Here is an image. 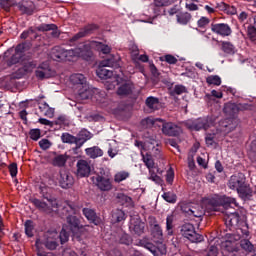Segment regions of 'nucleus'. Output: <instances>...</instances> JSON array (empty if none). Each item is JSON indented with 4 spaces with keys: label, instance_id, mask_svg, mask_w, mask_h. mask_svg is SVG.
<instances>
[{
    "label": "nucleus",
    "instance_id": "obj_1",
    "mask_svg": "<svg viewBox=\"0 0 256 256\" xmlns=\"http://www.w3.org/2000/svg\"><path fill=\"white\" fill-rule=\"evenodd\" d=\"M96 75L99 79H109V81H107L109 90L119 86L117 90L118 95H129V81L123 71H121L119 62H117L115 57L112 56L102 60L96 70Z\"/></svg>",
    "mask_w": 256,
    "mask_h": 256
},
{
    "label": "nucleus",
    "instance_id": "obj_2",
    "mask_svg": "<svg viewBox=\"0 0 256 256\" xmlns=\"http://www.w3.org/2000/svg\"><path fill=\"white\" fill-rule=\"evenodd\" d=\"M80 209L81 208L75 206V204L70 202H65L62 206V213L68 215V226H63L60 235H58V239L60 240L61 245L69 241V231H71V233H73V236L77 237L78 239L83 236V233H85V231H89V225H81L77 216H73L77 215Z\"/></svg>",
    "mask_w": 256,
    "mask_h": 256
},
{
    "label": "nucleus",
    "instance_id": "obj_3",
    "mask_svg": "<svg viewBox=\"0 0 256 256\" xmlns=\"http://www.w3.org/2000/svg\"><path fill=\"white\" fill-rule=\"evenodd\" d=\"M202 206L208 213H217L223 209H229L231 205L237 207V200L228 196H221L219 194H210L201 200Z\"/></svg>",
    "mask_w": 256,
    "mask_h": 256
},
{
    "label": "nucleus",
    "instance_id": "obj_4",
    "mask_svg": "<svg viewBox=\"0 0 256 256\" xmlns=\"http://www.w3.org/2000/svg\"><path fill=\"white\" fill-rule=\"evenodd\" d=\"M228 186L232 191H237L242 201H251L253 199V188L247 182L245 174L239 172L232 175L229 179Z\"/></svg>",
    "mask_w": 256,
    "mask_h": 256
},
{
    "label": "nucleus",
    "instance_id": "obj_5",
    "mask_svg": "<svg viewBox=\"0 0 256 256\" xmlns=\"http://www.w3.org/2000/svg\"><path fill=\"white\" fill-rule=\"evenodd\" d=\"M144 141L135 140L134 145L138 149H144V151H156L159 156H156V159H161V151L159 148H155L159 145L157 142V135L153 129L145 130L142 134Z\"/></svg>",
    "mask_w": 256,
    "mask_h": 256
},
{
    "label": "nucleus",
    "instance_id": "obj_6",
    "mask_svg": "<svg viewBox=\"0 0 256 256\" xmlns=\"http://www.w3.org/2000/svg\"><path fill=\"white\" fill-rule=\"evenodd\" d=\"M36 249H41L44 245L49 251H55L59 247V233L57 230H48L42 238L36 240Z\"/></svg>",
    "mask_w": 256,
    "mask_h": 256
},
{
    "label": "nucleus",
    "instance_id": "obj_7",
    "mask_svg": "<svg viewBox=\"0 0 256 256\" xmlns=\"http://www.w3.org/2000/svg\"><path fill=\"white\" fill-rule=\"evenodd\" d=\"M129 209H130L131 225H133V219H135L133 231H134L135 235H138V237H141V235H143L145 233V224L139 218V211L135 207V203H133V199L131 197L129 198Z\"/></svg>",
    "mask_w": 256,
    "mask_h": 256
},
{
    "label": "nucleus",
    "instance_id": "obj_8",
    "mask_svg": "<svg viewBox=\"0 0 256 256\" xmlns=\"http://www.w3.org/2000/svg\"><path fill=\"white\" fill-rule=\"evenodd\" d=\"M214 125L215 117L213 116H205L187 122V127L188 129H190V131H207V129H211V127H213Z\"/></svg>",
    "mask_w": 256,
    "mask_h": 256
},
{
    "label": "nucleus",
    "instance_id": "obj_9",
    "mask_svg": "<svg viewBox=\"0 0 256 256\" xmlns=\"http://www.w3.org/2000/svg\"><path fill=\"white\" fill-rule=\"evenodd\" d=\"M180 234L191 243H201L204 240L203 235L195 231V226L191 223H185L180 227Z\"/></svg>",
    "mask_w": 256,
    "mask_h": 256
},
{
    "label": "nucleus",
    "instance_id": "obj_10",
    "mask_svg": "<svg viewBox=\"0 0 256 256\" xmlns=\"http://www.w3.org/2000/svg\"><path fill=\"white\" fill-rule=\"evenodd\" d=\"M144 165L149 170V180L156 183V185H161L163 183L161 175H163L164 170L159 167V163L155 161H144Z\"/></svg>",
    "mask_w": 256,
    "mask_h": 256
},
{
    "label": "nucleus",
    "instance_id": "obj_11",
    "mask_svg": "<svg viewBox=\"0 0 256 256\" xmlns=\"http://www.w3.org/2000/svg\"><path fill=\"white\" fill-rule=\"evenodd\" d=\"M159 123H162V133L168 137H179L181 134V127L173 122H167L161 118L156 119Z\"/></svg>",
    "mask_w": 256,
    "mask_h": 256
},
{
    "label": "nucleus",
    "instance_id": "obj_12",
    "mask_svg": "<svg viewBox=\"0 0 256 256\" xmlns=\"http://www.w3.org/2000/svg\"><path fill=\"white\" fill-rule=\"evenodd\" d=\"M36 68L37 61L35 60L23 62L22 67L10 75V79H22L27 73H31Z\"/></svg>",
    "mask_w": 256,
    "mask_h": 256
},
{
    "label": "nucleus",
    "instance_id": "obj_13",
    "mask_svg": "<svg viewBox=\"0 0 256 256\" xmlns=\"http://www.w3.org/2000/svg\"><path fill=\"white\" fill-rule=\"evenodd\" d=\"M99 29L97 24H88L84 26L78 33H76L72 38L69 39L70 43H75L79 41V39H83V37H89V35H93Z\"/></svg>",
    "mask_w": 256,
    "mask_h": 256
},
{
    "label": "nucleus",
    "instance_id": "obj_14",
    "mask_svg": "<svg viewBox=\"0 0 256 256\" xmlns=\"http://www.w3.org/2000/svg\"><path fill=\"white\" fill-rule=\"evenodd\" d=\"M211 31L220 37H231L233 30L227 23H212Z\"/></svg>",
    "mask_w": 256,
    "mask_h": 256
},
{
    "label": "nucleus",
    "instance_id": "obj_15",
    "mask_svg": "<svg viewBox=\"0 0 256 256\" xmlns=\"http://www.w3.org/2000/svg\"><path fill=\"white\" fill-rule=\"evenodd\" d=\"M23 56L21 54L13 53V49H8L3 53L2 62L7 65V67H13V65H17V63L21 62Z\"/></svg>",
    "mask_w": 256,
    "mask_h": 256
},
{
    "label": "nucleus",
    "instance_id": "obj_16",
    "mask_svg": "<svg viewBox=\"0 0 256 256\" xmlns=\"http://www.w3.org/2000/svg\"><path fill=\"white\" fill-rule=\"evenodd\" d=\"M95 171V168L89 161H78L77 163V171L76 175L77 177L83 178V177H89L91 173Z\"/></svg>",
    "mask_w": 256,
    "mask_h": 256
},
{
    "label": "nucleus",
    "instance_id": "obj_17",
    "mask_svg": "<svg viewBox=\"0 0 256 256\" xmlns=\"http://www.w3.org/2000/svg\"><path fill=\"white\" fill-rule=\"evenodd\" d=\"M35 75L37 79H39L40 81H43V79H51L54 73H53V70L51 69V66H49V63L43 62L35 70Z\"/></svg>",
    "mask_w": 256,
    "mask_h": 256
},
{
    "label": "nucleus",
    "instance_id": "obj_18",
    "mask_svg": "<svg viewBox=\"0 0 256 256\" xmlns=\"http://www.w3.org/2000/svg\"><path fill=\"white\" fill-rule=\"evenodd\" d=\"M175 1L176 0H154L151 9L156 15H166L165 7H169V5L175 3Z\"/></svg>",
    "mask_w": 256,
    "mask_h": 256
},
{
    "label": "nucleus",
    "instance_id": "obj_19",
    "mask_svg": "<svg viewBox=\"0 0 256 256\" xmlns=\"http://www.w3.org/2000/svg\"><path fill=\"white\" fill-rule=\"evenodd\" d=\"M205 207L202 206H192L185 208L184 212L188 214L189 217H194V219H198V221H203V217L205 216Z\"/></svg>",
    "mask_w": 256,
    "mask_h": 256
},
{
    "label": "nucleus",
    "instance_id": "obj_20",
    "mask_svg": "<svg viewBox=\"0 0 256 256\" xmlns=\"http://www.w3.org/2000/svg\"><path fill=\"white\" fill-rule=\"evenodd\" d=\"M241 219V216L237 213V211L229 212L225 211L224 216V223L228 229H231V227H235L239 225V220Z\"/></svg>",
    "mask_w": 256,
    "mask_h": 256
},
{
    "label": "nucleus",
    "instance_id": "obj_21",
    "mask_svg": "<svg viewBox=\"0 0 256 256\" xmlns=\"http://www.w3.org/2000/svg\"><path fill=\"white\" fill-rule=\"evenodd\" d=\"M91 47H93L90 44H81L78 48H76L77 56L81 59H84V61H91V57H93V51L91 50Z\"/></svg>",
    "mask_w": 256,
    "mask_h": 256
},
{
    "label": "nucleus",
    "instance_id": "obj_22",
    "mask_svg": "<svg viewBox=\"0 0 256 256\" xmlns=\"http://www.w3.org/2000/svg\"><path fill=\"white\" fill-rule=\"evenodd\" d=\"M100 191H111V180L105 176H96L92 178Z\"/></svg>",
    "mask_w": 256,
    "mask_h": 256
},
{
    "label": "nucleus",
    "instance_id": "obj_23",
    "mask_svg": "<svg viewBox=\"0 0 256 256\" xmlns=\"http://www.w3.org/2000/svg\"><path fill=\"white\" fill-rule=\"evenodd\" d=\"M89 139H91V132L85 129L81 130L76 137V147L73 148L74 153L77 152V149H81Z\"/></svg>",
    "mask_w": 256,
    "mask_h": 256
},
{
    "label": "nucleus",
    "instance_id": "obj_24",
    "mask_svg": "<svg viewBox=\"0 0 256 256\" xmlns=\"http://www.w3.org/2000/svg\"><path fill=\"white\" fill-rule=\"evenodd\" d=\"M59 183L62 189H69L73 187V183H75V179L71 176V174H69V172L61 171Z\"/></svg>",
    "mask_w": 256,
    "mask_h": 256
},
{
    "label": "nucleus",
    "instance_id": "obj_25",
    "mask_svg": "<svg viewBox=\"0 0 256 256\" xmlns=\"http://www.w3.org/2000/svg\"><path fill=\"white\" fill-rule=\"evenodd\" d=\"M151 235L156 243H163V228L159 224H151Z\"/></svg>",
    "mask_w": 256,
    "mask_h": 256
},
{
    "label": "nucleus",
    "instance_id": "obj_26",
    "mask_svg": "<svg viewBox=\"0 0 256 256\" xmlns=\"http://www.w3.org/2000/svg\"><path fill=\"white\" fill-rule=\"evenodd\" d=\"M145 105L147 109H149L150 113H155V111H159L161 102L159 101V98L155 96H149L145 100Z\"/></svg>",
    "mask_w": 256,
    "mask_h": 256
},
{
    "label": "nucleus",
    "instance_id": "obj_27",
    "mask_svg": "<svg viewBox=\"0 0 256 256\" xmlns=\"http://www.w3.org/2000/svg\"><path fill=\"white\" fill-rule=\"evenodd\" d=\"M82 213L86 219L90 221V223H93L94 225H101V218L97 216L95 210L90 208H83Z\"/></svg>",
    "mask_w": 256,
    "mask_h": 256
},
{
    "label": "nucleus",
    "instance_id": "obj_28",
    "mask_svg": "<svg viewBox=\"0 0 256 256\" xmlns=\"http://www.w3.org/2000/svg\"><path fill=\"white\" fill-rule=\"evenodd\" d=\"M237 128V123L233 122V119L227 118L220 122V131L224 134L231 133Z\"/></svg>",
    "mask_w": 256,
    "mask_h": 256
},
{
    "label": "nucleus",
    "instance_id": "obj_29",
    "mask_svg": "<svg viewBox=\"0 0 256 256\" xmlns=\"http://www.w3.org/2000/svg\"><path fill=\"white\" fill-rule=\"evenodd\" d=\"M18 9L23 15H33L35 12V3L32 1L19 3Z\"/></svg>",
    "mask_w": 256,
    "mask_h": 256
},
{
    "label": "nucleus",
    "instance_id": "obj_30",
    "mask_svg": "<svg viewBox=\"0 0 256 256\" xmlns=\"http://www.w3.org/2000/svg\"><path fill=\"white\" fill-rule=\"evenodd\" d=\"M131 243L132 245H136V247H144V249H147L148 251L153 249V243H151L147 237H143L142 239H132Z\"/></svg>",
    "mask_w": 256,
    "mask_h": 256
},
{
    "label": "nucleus",
    "instance_id": "obj_31",
    "mask_svg": "<svg viewBox=\"0 0 256 256\" xmlns=\"http://www.w3.org/2000/svg\"><path fill=\"white\" fill-rule=\"evenodd\" d=\"M193 16L189 12H180L176 15V21L179 25H189Z\"/></svg>",
    "mask_w": 256,
    "mask_h": 256
},
{
    "label": "nucleus",
    "instance_id": "obj_32",
    "mask_svg": "<svg viewBox=\"0 0 256 256\" xmlns=\"http://www.w3.org/2000/svg\"><path fill=\"white\" fill-rule=\"evenodd\" d=\"M85 153L90 159H97V157H103V150L99 146H93L85 149Z\"/></svg>",
    "mask_w": 256,
    "mask_h": 256
},
{
    "label": "nucleus",
    "instance_id": "obj_33",
    "mask_svg": "<svg viewBox=\"0 0 256 256\" xmlns=\"http://www.w3.org/2000/svg\"><path fill=\"white\" fill-rule=\"evenodd\" d=\"M51 58L53 61H65V48L59 46L53 48Z\"/></svg>",
    "mask_w": 256,
    "mask_h": 256
},
{
    "label": "nucleus",
    "instance_id": "obj_34",
    "mask_svg": "<svg viewBox=\"0 0 256 256\" xmlns=\"http://www.w3.org/2000/svg\"><path fill=\"white\" fill-rule=\"evenodd\" d=\"M175 216H173V214L168 215L166 217V233L168 235V237H172V235H174V231L173 229H175Z\"/></svg>",
    "mask_w": 256,
    "mask_h": 256
},
{
    "label": "nucleus",
    "instance_id": "obj_35",
    "mask_svg": "<svg viewBox=\"0 0 256 256\" xmlns=\"http://www.w3.org/2000/svg\"><path fill=\"white\" fill-rule=\"evenodd\" d=\"M91 45L92 47H95L97 51H100V53H103L104 55L111 53V46L103 44V42L92 41Z\"/></svg>",
    "mask_w": 256,
    "mask_h": 256
},
{
    "label": "nucleus",
    "instance_id": "obj_36",
    "mask_svg": "<svg viewBox=\"0 0 256 256\" xmlns=\"http://www.w3.org/2000/svg\"><path fill=\"white\" fill-rule=\"evenodd\" d=\"M224 113L229 117H235L239 113V107L235 103L226 104L224 106Z\"/></svg>",
    "mask_w": 256,
    "mask_h": 256
},
{
    "label": "nucleus",
    "instance_id": "obj_37",
    "mask_svg": "<svg viewBox=\"0 0 256 256\" xmlns=\"http://www.w3.org/2000/svg\"><path fill=\"white\" fill-rule=\"evenodd\" d=\"M221 45L223 53H226V55H235V45H233V43L229 41H222Z\"/></svg>",
    "mask_w": 256,
    "mask_h": 256
},
{
    "label": "nucleus",
    "instance_id": "obj_38",
    "mask_svg": "<svg viewBox=\"0 0 256 256\" xmlns=\"http://www.w3.org/2000/svg\"><path fill=\"white\" fill-rule=\"evenodd\" d=\"M70 81L73 85H85L87 83V78L83 74H72L70 76Z\"/></svg>",
    "mask_w": 256,
    "mask_h": 256
},
{
    "label": "nucleus",
    "instance_id": "obj_39",
    "mask_svg": "<svg viewBox=\"0 0 256 256\" xmlns=\"http://www.w3.org/2000/svg\"><path fill=\"white\" fill-rule=\"evenodd\" d=\"M240 247L246 251V253H253L256 249L255 245H253V243H251L247 238L240 240Z\"/></svg>",
    "mask_w": 256,
    "mask_h": 256
},
{
    "label": "nucleus",
    "instance_id": "obj_40",
    "mask_svg": "<svg viewBox=\"0 0 256 256\" xmlns=\"http://www.w3.org/2000/svg\"><path fill=\"white\" fill-rule=\"evenodd\" d=\"M153 125H155V119H153L151 117H146V118L142 119L140 122L141 129H146V131L151 129L153 127Z\"/></svg>",
    "mask_w": 256,
    "mask_h": 256
},
{
    "label": "nucleus",
    "instance_id": "obj_41",
    "mask_svg": "<svg viewBox=\"0 0 256 256\" xmlns=\"http://www.w3.org/2000/svg\"><path fill=\"white\" fill-rule=\"evenodd\" d=\"M112 221L113 223H121V221H125V212L123 210H115L112 213Z\"/></svg>",
    "mask_w": 256,
    "mask_h": 256
},
{
    "label": "nucleus",
    "instance_id": "obj_42",
    "mask_svg": "<svg viewBox=\"0 0 256 256\" xmlns=\"http://www.w3.org/2000/svg\"><path fill=\"white\" fill-rule=\"evenodd\" d=\"M224 248L228 253H239V246H237V243L226 241L224 243Z\"/></svg>",
    "mask_w": 256,
    "mask_h": 256
},
{
    "label": "nucleus",
    "instance_id": "obj_43",
    "mask_svg": "<svg viewBox=\"0 0 256 256\" xmlns=\"http://www.w3.org/2000/svg\"><path fill=\"white\" fill-rule=\"evenodd\" d=\"M33 205H35V207H37V209H39L40 211H51V208H49V205L39 199H33L32 200Z\"/></svg>",
    "mask_w": 256,
    "mask_h": 256
},
{
    "label": "nucleus",
    "instance_id": "obj_44",
    "mask_svg": "<svg viewBox=\"0 0 256 256\" xmlns=\"http://www.w3.org/2000/svg\"><path fill=\"white\" fill-rule=\"evenodd\" d=\"M24 227H25V234L27 235V237H33L34 235L33 231H35V224L33 223V221L27 220L24 224Z\"/></svg>",
    "mask_w": 256,
    "mask_h": 256
},
{
    "label": "nucleus",
    "instance_id": "obj_45",
    "mask_svg": "<svg viewBox=\"0 0 256 256\" xmlns=\"http://www.w3.org/2000/svg\"><path fill=\"white\" fill-rule=\"evenodd\" d=\"M129 51L132 53V60L137 61V57H139V46L135 44V41L129 42Z\"/></svg>",
    "mask_w": 256,
    "mask_h": 256
},
{
    "label": "nucleus",
    "instance_id": "obj_46",
    "mask_svg": "<svg viewBox=\"0 0 256 256\" xmlns=\"http://www.w3.org/2000/svg\"><path fill=\"white\" fill-rule=\"evenodd\" d=\"M62 143H69L70 145H77V137L69 134V133H63L61 136Z\"/></svg>",
    "mask_w": 256,
    "mask_h": 256
},
{
    "label": "nucleus",
    "instance_id": "obj_47",
    "mask_svg": "<svg viewBox=\"0 0 256 256\" xmlns=\"http://www.w3.org/2000/svg\"><path fill=\"white\" fill-rule=\"evenodd\" d=\"M77 56V48L66 50L64 49V61H73Z\"/></svg>",
    "mask_w": 256,
    "mask_h": 256
},
{
    "label": "nucleus",
    "instance_id": "obj_48",
    "mask_svg": "<svg viewBox=\"0 0 256 256\" xmlns=\"http://www.w3.org/2000/svg\"><path fill=\"white\" fill-rule=\"evenodd\" d=\"M162 198L167 203H177V195L173 192H164Z\"/></svg>",
    "mask_w": 256,
    "mask_h": 256
},
{
    "label": "nucleus",
    "instance_id": "obj_49",
    "mask_svg": "<svg viewBox=\"0 0 256 256\" xmlns=\"http://www.w3.org/2000/svg\"><path fill=\"white\" fill-rule=\"evenodd\" d=\"M215 137H216L215 133L206 135L205 141H206L207 147H212L213 149L217 147V142L215 141Z\"/></svg>",
    "mask_w": 256,
    "mask_h": 256
},
{
    "label": "nucleus",
    "instance_id": "obj_50",
    "mask_svg": "<svg viewBox=\"0 0 256 256\" xmlns=\"http://www.w3.org/2000/svg\"><path fill=\"white\" fill-rule=\"evenodd\" d=\"M206 83H208V85H216L219 87V85H221V77L217 75L208 76L206 78Z\"/></svg>",
    "mask_w": 256,
    "mask_h": 256
},
{
    "label": "nucleus",
    "instance_id": "obj_51",
    "mask_svg": "<svg viewBox=\"0 0 256 256\" xmlns=\"http://www.w3.org/2000/svg\"><path fill=\"white\" fill-rule=\"evenodd\" d=\"M173 181H175V170H173V167H169L166 172V183L173 185Z\"/></svg>",
    "mask_w": 256,
    "mask_h": 256
},
{
    "label": "nucleus",
    "instance_id": "obj_52",
    "mask_svg": "<svg viewBox=\"0 0 256 256\" xmlns=\"http://www.w3.org/2000/svg\"><path fill=\"white\" fill-rule=\"evenodd\" d=\"M247 36H248V39H250V41L252 43H256V28L255 26H248L247 28Z\"/></svg>",
    "mask_w": 256,
    "mask_h": 256
},
{
    "label": "nucleus",
    "instance_id": "obj_53",
    "mask_svg": "<svg viewBox=\"0 0 256 256\" xmlns=\"http://www.w3.org/2000/svg\"><path fill=\"white\" fill-rule=\"evenodd\" d=\"M29 135L33 141H39L41 139V130L39 128L31 129Z\"/></svg>",
    "mask_w": 256,
    "mask_h": 256
},
{
    "label": "nucleus",
    "instance_id": "obj_54",
    "mask_svg": "<svg viewBox=\"0 0 256 256\" xmlns=\"http://www.w3.org/2000/svg\"><path fill=\"white\" fill-rule=\"evenodd\" d=\"M183 93H187V88L183 85H175L172 90V95H183Z\"/></svg>",
    "mask_w": 256,
    "mask_h": 256
},
{
    "label": "nucleus",
    "instance_id": "obj_55",
    "mask_svg": "<svg viewBox=\"0 0 256 256\" xmlns=\"http://www.w3.org/2000/svg\"><path fill=\"white\" fill-rule=\"evenodd\" d=\"M37 31H51L52 29H57V25L56 24H41L39 25L37 28Z\"/></svg>",
    "mask_w": 256,
    "mask_h": 256
},
{
    "label": "nucleus",
    "instance_id": "obj_56",
    "mask_svg": "<svg viewBox=\"0 0 256 256\" xmlns=\"http://www.w3.org/2000/svg\"><path fill=\"white\" fill-rule=\"evenodd\" d=\"M54 125H69V118L66 115H60L54 121Z\"/></svg>",
    "mask_w": 256,
    "mask_h": 256
},
{
    "label": "nucleus",
    "instance_id": "obj_57",
    "mask_svg": "<svg viewBox=\"0 0 256 256\" xmlns=\"http://www.w3.org/2000/svg\"><path fill=\"white\" fill-rule=\"evenodd\" d=\"M248 155L251 161H256V140L252 141Z\"/></svg>",
    "mask_w": 256,
    "mask_h": 256
},
{
    "label": "nucleus",
    "instance_id": "obj_58",
    "mask_svg": "<svg viewBox=\"0 0 256 256\" xmlns=\"http://www.w3.org/2000/svg\"><path fill=\"white\" fill-rule=\"evenodd\" d=\"M209 23H211V20L203 16L197 21V25L200 29H205Z\"/></svg>",
    "mask_w": 256,
    "mask_h": 256
},
{
    "label": "nucleus",
    "instance_id": "obj_59",
    "mask_svg": "<svg viewBox=\"0 0 256 256\" xmlns=\"http://www.w3.org/2000/svg\"><path fill=\"white\" fill-rule=\"evenodd\" d=\"M127 177H129V173L118 172L114 177V181H116V183H121V181H125V179H127Z\"/></svg>",
    "mask_w": 256,
    "mask_h": 256
},
{
    "label": "nucleus",
    "instance_id": "obj_60",
    "mask_svg": "<svg viewBox=\"0 0 256 256\" xmlns=\"http://www.w3.org/2000/svg\"><path fill=\"white\" fill-rule=\"evenodd\" d=\"M149 251H151L152 255L154 256H165L166 251L161 250L157 248L155 245H153V248H150Z\"/></svg>",
    "mask_w": 256,
    "mask_h": 256
},
{
    "label": "nucleus",
    "instance_id": "obj_61",
    "mask_svg": "<svg viewBox=\"0 0 256 256\" xmlns=\"http://www.w3.org/2000/svg\"><path fill=\"white\" fill-rule=\"evenodd\" d=\"M11 177H17L18 168L17 163L13 162L8 166Z\"/></svg>",
    "mask_w": 256,
    "mask_h": 256
},
{
    "label": "nucleus",
    "instance_id": "obj_62",
    "mask_svg": "<svg viewBox=\"0 0 256 256\" xmlns=\"http://www.w3.org/2000/svg\"><path fill=\"white\" fill-rule=\"evenodd\" d=\"M164 59L166 61V63H168L169 65H176L177 63V58L171 54H167L164 56Z\"/></svg>",
    "mask_w": 256,
    "mask_h": 256
},
{
    "label": "nucleus",
    "instance_id": "obj_63",
    "mask_svg": "<svg viewBox=\"0 0 256 256\" xmlns=\"http://www.w3.org/2000/svg\"><path fill=\"white\" fill-rule=\"evenodd\" d=\"M39 147H41L44 151H47V149L51 147V142L49 139H42L39 141Z\"/></svg>",
    "mask_w": 256,
    "mask_h": 256
},
{
    "label": "nucleus",
    "instance_id": "obj_64",
    "mask_svg": "<svg viewBox=\"0 0 256 256\" xmlns=\"http://www.w3.org/2000/svg\"><path fill=\"white\" fill-rule=\"evenodd\" d=\"M30 35H35V31L32 27H30L28 30L23 31L20 35L22 39H27V37H30Z\"/></svg>",
    "mask_w": 256,
    "mask_h": 256
}]
</instances>
